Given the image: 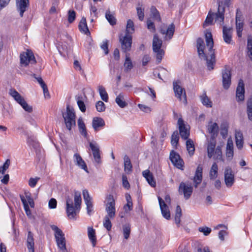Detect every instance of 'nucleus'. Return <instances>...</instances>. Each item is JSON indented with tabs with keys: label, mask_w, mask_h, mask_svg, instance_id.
<instances>
[{
	"label": "nucleus",
	"mask_w": 252,
	"mask_h": 252,
	"mask_svg": "<svg viewBox=\"0 0 252 252\" xmlns=\"http://www.w3.org/2000/svg\"><path fill=\"white\" fill-rule=\"evenodd\" d=\"M95 107L97 111L101 112H103L105 109V106L104 103L101 101H98L96 102Z\"/></svg>",
	"instance_id": "69168bd1"
},
{
	"label": "nucleus",
	"mask_w": 252,
	"mask_h": 252,
	"mask_svg": "<svg viewBox=\"0 0 252 252\" xmlns=\"http://www.w3.org/2000/svg\"><path fill=\"white\" fill-rule=\"evenodd\" d=\"M78 126L79 131L80 133L83 135L85 137H87V132L86 128L85 126V125L83 121V119L81 117L79 118L78 120Z\"/></svg>",
	"instance_id": "c9c22d12"
},
{
	"label": "nucleus",
	"mask_w": 252,
	"mask_h": 252,
	"mask_svg": "<svg viewBox=\"0 0 252 252\" xmlns=\"http://www.w3.org/2000/svg\"><path fill=\"white\" fill-rule=\"evenodd\" d=\"M124 159L125 171L127 172L131 171L132 169V164L129 158L127 156H125Z\"/></svg>",
	"instance_id": "09e8293b"
},
{
	"label": "nucleus",
	"mask_w": 252,
	"mask_h": 252,
	"mask_svg": "<svg viewBox=\"0 0 252 252\" xmlns=\"http://www.w3.org/2000/svg\"><path fill=\"white\" fill-rule=\"evenodd\" d=\"M74 162L76 165L80 167L81 169L85 170L86 172L88 173V168L87 165L82 159L80 155L76 153L73 156Z\"/></svg>",
	"instance_id": "5701e85b"
},
{
	"label": "nucleus",
	"mask_w": 252,
	"mask_h": 252,
	"mask_svg": "<svg viewBox=\"0 0 252 252\" xmlns=\"http://www.w3.org/2000/svg\"><path fill=\"white\" fill-rule=\"evenodd\" d=\"M186 141L187 150H188L189 155L190 156H192L194 154V150H195L193 142L190 139H188Z\"/></svg>",
	"instance_id": "58836bf2"
},
{
	"label": "nucleus",
	"mask_w": 252,
	"mask_h": 252,
	"mask_svg": "<svg viewBox=\"0 0 252 252\" xmlns=\"http://www.w3.org/2000/svg\"><path fill=\"white\" fill-rule=\"evenodd\" d=\"M110 218L109 217H105L103 221V226L108 231H110L112 227V224L110 220Z\"/></svg>",
	"instance_id": "052dcab7"
},
{
	"label": "nucleus",
	"mask_w": 252,
	"mask_h": 252,
	"mask_svg": "<svg viewBox=\"0 0 252 252\" xmlns=\"http://www.w3.org/2000/svg\"><path fill=\"white\" fill-rule=\"evenodd\" d=\"M214 158L217 159H221L222 158V152L221 147L217 146L215 149L214 153Z\"/></svg>",
	"instance_id": "13d9d810"
},
{
	"label": "nucleus",
	"mask_w": 252,
	"mask_h": 252,
	"mask_svg": "<svg viewBox=\"0 0 252 252\" xmlns=\"http://www.w3.org/2000/svg\"><path fill=\"white\" fill-rule=\"evenodd\" d=\"M40 179L39 177L31 178L29 181V185L31 188H34L36 186L37 182Z\"/></svg>",
	"instance_id": "774afa93"
},
{
	"label": "nucleus",
	"mask_w": 252,
	"mask_h": 252,
	"mask_svg": "<svg viewBox=\"0 0 252 252\" xmlns=\"http://www.w3.org/2000/svg\"><path fill=\"white\" fill-rule=\"evenodd\" d=\"M89 146L92 151L95 162L98 164L101 163L100 151L98 145L96 143L90 142Z\"/></svg>",
	"instance_id": "f3484780"
},
{
	"label": "nucleus",
	"mask_w": 252,
	"mask_h": 252,
	"mask_svg": "<svg viewBox=\"0 0 252 252\" xmlns=\"http://www.w3.org/2000/svg\"><path fill=\"white\" fill-rule=\"evenodd\" d=\"M179 139V134L177 131H174L172 136L171 143L173 146H177Z\"/></svg>",
	"instance_id": "864d4df0"
},
{
	"label": "nucleus",
	"mask_w": 252,
	"mask_h": 252,
	"mask_svg": "<svg viewBox=\"0 0 252 252\" xmlns=\"http://www.w3.org/2000/svg\"><path fill=\"white\" fill-rule=\"evenodd\" d=\"M158 200L162 216L167 220L170 219V213L168 207L162 199L158 196Z\"/></svg>",
	"instance_id": "412c9836"
},
{
	"label": "nucleus",
	"mask_w": 252,
	"mask_h": 252,
	"mask_svg": "<svg viewBox=\"0 0 252 252\" xmlns=\"http://www.w3.org/2000/svg\"><path fill=\"white\" fill-rule=\"evenodd\" d=\"M137 14L138 19L140 21H143L144 18V8L141 7H137L136 8Z\"/></svg>",
	"instance_id": "0e129e2a"
},
{
	"label": "nucleus",
	"mask_w": 252,
	"mask_h": 252,
	"mask_svg": "<svg viewBox=\"0 0 252 252\" xmlns=\"http://www.w3.org/2000/svg\"><path fill=\"white\" fill-rule=\"evenodd\" d=\"M79 28L81 32H84L85 34H87L90 33L85 18L83 17L79 24Z\"/></svg>",
	"instance_id": "4c0bfd02"
},
{
	"label": "nucleus",
	"mask_w": 252,
	"mask_h": 252,
	"mask_svg": "<svg viewBox=\"0 0 252 252\" xmlns=\"http://www.w3.org/2000/svg\"><path fill=\"white\" fill-rule=\"evenodd\" d=\"M159 32L162 34L165 35L164 38V40H169L173 36L175 32V25L173 23H171L168 26L166 30L161 28Z\"/></svg>",
	"instance_id": "6ab92c4d"
},
{
	"label": "nucleus",
	"mask_w": 252,
	"mask_h": 252,
	"mask_svg": "<svg viewBox=\"0 0 252 252\" xmlns=\"http://www.w3.org/2000/svg\"><path fill=\"white\" fill-rule=\"evenodd\" d=\"M105 17L110 25L113 26L116 24V19L114 15L111 14L109 10L106 11Z\"/></svg>",
	"instance_id": "3c124183"
},
{
	"label": "nucleus",
	"mask_w": 252,
	"mask_h": 252,
	"mask_svg": "<svg viewBox=\"0 0 252 252\" xmlns=\"http://www.w3.org/2000/svg\"><path fill=\"white\" fill-rule=\"evenodd\" d=\"M51 227L55 232L56 241L59 249L62 251L66 250L64 235L62 230L55 225H51Z\"/></svg>",
	"instance_id": "423d86ee"
},
{
	"label": "nucleus",
	"mask_w": 252,
	"mask_h": 252,
	"mask_svg": "<svg viewBox=\"0 0 252 252\" xmlns=\"http://www.w3.org/2000/svg\"><path fill=\"white\" fill-rule=\"evenodd\" d=\"M247 112L249 120L252 121V97H250L247 101Z\"/></svg>",
	"instance_id": "37998d69"
},
{
	"label": "nucleus",
	"mask_w": 252,
	"mask_h": 252,
	"mask_svg": "<svg viewBox=\"0 0 252 252\" xmlns=\"http://www.w3.org/2000/svg\"><path fill=\"white\" fill-rule=\"evenodd\" d=\"M238 10L237 11L236 17V27L237 31H243V23L241 22L240 19L238 17Z\"/></svg>",
	"instance_id": "680f3d73"
},
{
	"label": "nucleus",
	"mask_w": 252,
	"mask_h": 252,
	"mask_svg": "<svg viewBox=\"0 0 252 252\" xmlns=\"http://www.w3.org/2000/svg\"><path fill=\"white\" fill-rule=\"evenodd\" d=\"M170 159L171 162L179 169H181L184 164L183 160L181 158L179 154L172 151L170 155Z\"/></svg>",
	"instance_id": "a211bd4d"
},
{
	"label": "nucleus",
	"mask_w": 252,
	"mask_h": 252,
	"mask_svg": "<svg viewBox=\"0 0 252 252\" xmlns=\"http://www.w3.org/2000/svg\"><path fill=\"white\" fill-rule=\"evenodd\" d=\"M230 1V0H218V8L216 14L215 22L221 26L224 23L225 6H228Z\"/></svg>",
	"instance_id": "20e7f679"
},
{
	"label": "nucleus",
	"mask_w": 252,
	"mask_h": 252,
	"mask_svg": "<svg viewBox=\"0 0 252 252\" xmlns=\"http://www.w3.org/2000/svg\"><path fill=\"white\" fill-rule=\"evenodd\" d=\"M76 99L77 103L79 109L81 112H85L86 111V108L84 101L82 100V96H78Z\"/></svg>",
	"instance_id": "5fc2aeb1"
},
{
	"label": "nucleus",
	"mask_w": 252,
	"mask_h": 252,
	"mask_svg": "<svg viewBox=\"0 0 252 252\" xmlns=\"http://www.w3.org/2000/svg\"><path fill=\"white\" fill-rule=\"evenodd\" d=\"M217 13H214L209 12L203 24V26L206 27L208 25H212L213 22L214 18L215 17V20L216 19V14Z\"/></svg>",
	"instance_id": "79ce46f5"
},
{
	"label": "nucleus",
	"mask_w": 252,
	"mask_h": 252,
	"mask_svg": "<svg viewBox=\"0 0 252 252\" xmlns=\"http://www.w3.org/2000/svg\"><path fill=\"white\" fill-rule=\"evenodd\" d=\"M20 198L21 201L23 204L24 208L26 214L28 216H30L31 215V211L29 208V204L27 202L26 199L23 195H20Z\"/></svg>",
	"instance_id": "c03bdc74"
},
{
	"label": "nucleus",
	"mask_w": 252,
	"mask_h": 252,
	"mask_svg": "<svg viewBox=\"0 0 252 252\" xmlns=\"http://www.w3.org/2000/svg\"><path fill=\"white\" fill-rule=\"evenodd\" d=\"M202 167L198 165L196 169L195 173L193 178L194 186L197 188L198 185L201 183L202 180Z\"/></svg>",
	"instance_id": "b1692460"
},
{
	"label": "nucleus",
	"mask_w": 252,
	"mask_h": 252,
	"mask_svg": "<svg viewBox=\"0 0 252 252\" xmlns=\"http://www.w3.org/2000/svg\"><path fill=\"white\" fill-rule=\"evenodd\" d=\"M205 36L206 46H205L202 38H198L196 40V48L199 58L206 61L207 68L210 70L214 69L216 63L215 50L213 49L214 41L211 32L206 31Z\"/></svg>",
	"instance_id": "f257e3e1"
},
{
	"label": "nucleus",
	"mask_w": 252,
	"mask_h": 252,
	"mask_svg": "<svg viewBox=\"0 0 252 252\" xmlns=\"http://www.w3.org/2000/svg\"><path fill=\"white\" fill-rule=\"evenodd\" d=\"M201 103L206 107L211 108L212 107V102L210 99L207 96L205 92L200 96Z\"/></svg>",
	"instance_id": "473e14b6"
},
{
	"label": "nucleus",
	"mask_w": 252,
	"mask_h": 252,
	"mask_svg": "<svg viewBox=\"0 0 252 252\" xmlns=\"http://www.w3.org/2000/svg\"><path fill=\"white\" fill-rule=\"evenodd\" d=\"M116 103L121 108H124L127 105L125 99V96L123 93H120L116 98Z\"/></svg>",
	"instance_id": "72a5a7b5"
},
{
	"label": "nucleus",
	"mask_w": 252,
	"mask_h": 252,
	"mask_svg": "<svg viewBox=\"0 0 252 252\" xmlns=\"http://www.w3.org/2000/svg\"><path fill=\"white\" fill-rule=\"evenodd\" d=\"M178 191L179 194H183L184 198L187 200L190 198L192 193L193 188L190 185L181 182L179 185Z\"/></svg>",
	"instance_id": "9b49d317"
},
{
	"label": "nucleus",
	"mask_w": 252,
	"mask_h": 252,
	"mask_svg": "<svg viewBox=\"0 0 252 252\" xmlns=\"http://www.w3.org/2000/svg\"><path fill=\"white\" fill-rule=\"evenodd\" d=\"M108 201L106 205V211L107 213L105 217H109L111 219H113L115 216V201L112 195H109L107 197Z\"/></svg>",
	"instance_id": "1a4fd4ad"
},
{
	"label": "nucleus",
	"mask_w": 252,
	"mask_h": 252,
	"mask_svg": "<svg viewBox=\"0 0 252 252\" xmlns=\"http://www.w3.org/2000/svg\"><path fill=\"white\" fill-rule=\"evenodd\" d=\"M147 26L148 29L152 32H155L156 27L153 22L150 19L147 21Z\"/></svg>",
	"instance_id": "e2e57ef3"
},
{
	"label": "nucleus",
	"mask_w": 252,
	"mask_h": 252,
	"mask_svg": "<svg viewBox=\"0 0 252 252\" xmlns=\"http://www.w3.org/2000/svg\"><path fill=\"white\" fill-rule=\"evenodd\" d=\"M244 94L245 88L244 81L242 79H240L236 89V97L237 101H242L244 100Z\"/></svg>",
	"instance_id": "4be33fe9"
},
{
	"label": "nucleus",
	"mask_w": 252,
	"mask_h": 252,
	"mask_svg": "<svg viewBox=\"0 0 252 252\" xmlns=\"http://www.w3.org/2000/svg\"><path fill=\"white\" fill-rule=\"evenodd\" d=\"M233 154V143L231 140L228 139L226 147V156L229 159H231Z\"/></svg>",
	"instance_id": "c756f323"
},
{
	"label": "nucleus",
	"mask_w": 252,
	"mask_h": 252,
	"mask_svg": "<svg viewBox=\"0 0 252 252\" xmlns=\"http://www.w3.org/2000/svg\"><path fill=\"white\" fill-rule=\"evenodd\" d=\"M126 198L127 203L124 206V209L126 212H128L132 209V202L131 196L129 194H126Z\"/></svg>",
	"instance_id": "a19ab883"
},
{
	"label": "nucleus",
	"mask_w": 252,
	"mask_h": 252,
	"mask_svg": "<svg viewBox=\"0 0 252 252\" xmlns=\"http://www.w3.org/2000/svg\"><path fill=\"white\" fill-rule=\"evenodd\" d=\"M151 17L155 21L158 22L161 21L160 14L156 7L154 6H151L150 8Z\"/></svg>",
	"instance_id": "e433bc0d"
},
{
	"label": "nucleus",
	"mask_w": 252,
	"mask_h": 252,
	"mask_svg": "<svg viewBox=\"0 0 252 252\" xmlns=\"http://www.w3.org/2000/svg\"><path fill=\"white\" fill-rule=\"evenodd\" d=\"M233 30L231 28H227L225 26L222 28V38L224 41L227 44H233L232 40Z\"/></svg>",
	"instance_id": "4468645a"
},
{
	"label": "nucleus",
	"mask_w": 252,
	"mask_h": 252,
	"mask_svg": "<svg viewBox=\"0 0 252 252\" xmlns=\"http://www.w3.org/2000/svg\"><path fill=\"white\" fill-rule=\"evenodd\" d=\"M247 50V55L252 61V38L251 37H249L248 39Z\"/></svg>",
	"instance_id": "603ef678"
},
{
	"label": "nucleus",
	"mask_w": 252,
	"mask_h": 252,
	"mask_svg": "<svg viewBox=\"0 0 252 252\" xmlns=\"http://www.w3.org/2000/svg\"><path fill=\"white\" fill-rule=\"evenodd\" d=\"M16 6L20 16L22 17L29 6V0H16Z\"/></svg>",
	"instance_id": "dca6fc26"
},
{
	"label": "nucleus",
	"mask_w": 252,
	"mask_h": 252,
	"mask_svg": "<svg viewBox=\"0 0 252 252\" xmlns=\"http://www.w3.org/2000/svg\"><path fill=\"white\" fill-rule=\"evenodd\" d=\"M76 17L75 12L74 10H69L68 12V21L70 23H72Z\"/></svg>",
	"instance_id": "338daca9"
},
{
	"label": "nucleus",
	"mask_w": 252,
	"mask_h": 252,
	"mask_svg": "<svg viewBox=\"0 0 252 252\" xmlns=\"http://www.w3.org/2000/svg\"><path fill=\"white\" fill-rule=\"evenodd\" d=\"M20 105L22 106V107L24 109V110L28 112L31 113L32 112V106L29 105L26 100L23 101Z\"/></svg>",
	"instance_id": "bf43d9fd"
},
{
	"label": "nucleus",
	"mask_w": 252,
	"mask_h": 252,
	"mask_svg": "<svg viewBox=\"0 0 252 252\" xmlns=\"http://www.w3.org/2000/svg\"><path fill=\"white\" fill-rule=\"evenodd\" d=\"M216 144L214 142H209L207 146V153L208 157L209 158H211L214 155V152L215 151Z\"/></svg>",
	"instance_id": "de8ad7c7"
},
{
	"label": "nucleus",
	"mask_w": 252,
	"mask_h": 252,
	"mask_svg": "<svg viewBox=\"0 0 252 252\" xmlns=\"http://www.w3.org/2000/svg\"><path fill=\"white\" fill-rule=\"evenodd\" d=\"M125 67V71L128 72L133 67V64L130 58L126 56V60L124 64Z\"/></svg>",
	"instance_id": "8fccbe9b"
},
{
	"label": "nucleus",
	"mask_w": 252,
	"mask_h": 252,
	"mask_svg": "<svg viewBox=\"0 0 252 252\" xmlns=\"http://www.w3.org/2000/svg\"><path fill=\"white\" fill-rule=\"evenodd\" d=\"M105 126V122L103 119L100 117L94 118L92 122V126L94 131H97L99 130V128Z\"/></svg>",
	"instance_id": "a878e982"
},
{
	"label": "nucleus",
	"mask_w": 252,
	"mask_h": 252,
	"mask_svg": "<svg viewBox=\"0 0 252 252\" xmlns=\"http://www.w3.org/2000/svg\"><path fill=\"white\" fill-rule=\"evenodd\" d=\"M66 212L67 217L70 219H74L76 214L79 212L81 208L82 199L80 192H74V205L72 200L69 196H66Z\"/></svg>",
	"instance_id": "f03ea898"
},
{
	"label": "nucleus",
	"mask_w": 252,
	"mask_h": 252,
	"mask_svg": "<svg viewBox=\"0 0 252 252\" xmlns=\"http://www.w3.org/2000/svg\"><path fill=\"white\" fill-rule=\"evenodd\" d=\"M180 117L178 121L179 133L182 139L187 140L189 136V126L185 124L181 115H180Z\"/></svg>",
	"instance_id": "9d476101"
},
{
	"label": "nucleus",
	"mask_w": 252,
	"mask_h": 252,
	"mask_svg": "<svg viewBox=\"0 0 252 252\" xmlns=\"http://www.w3.org/2000/svg\"><path fill=\"white\" fill-rule=\"evenodd\" d=\"M83 195L85 204L87 206V214L90 216L91 212L93 210L92 199L90 197L88 190L86 189L83 190Z\"/></svg>",
	"instance_id": "aec40b11"
},
{
	"label": "nucleus",
	"mask_w": 252,
	"mask_h": 252,
	"mask_svg": "<svg viewBox=\"0 0 252 252\" xmlns=\"http://www.w3.org/2000/svg\"><path fill=\"white\" fill-rule=\"evenodd\" d=\"M88 237L92 243L93 246L94 247L96 245V236L95 230L93 227H88Z\"/></svg>",
	"instance_id": "2f4dec72"
},
{
	"label": "nucleus",
	"mask_w": 252,
	"mask_h": 252,
	"mask_svg": "<svg viewBox=\"0 0 252 252\" xmlns=\"http://www.w3.org/2000/svg\"><path fill=\"white\" fill-rule=\"evenodd\" d=\"M182 216V210L180 206L178 205L176 209L175 220L176 224H179L180 222V218Z\"/></svg>",
	"instance_id": "6e6d98bb"
},
{
	"label": "nucleus",
	"mask_w": 252,
	"mask_h": 252,
	"mask_svg": "<svg viewBox=\"0 0 252 252\" xmlns=\"http://www.w3.org/2000/svg\"><path fill=\"white\" fill-rule=\"evenodd\" d=\"M208 131L214 136L217 134L219 130V126L216 123H212L210 122L208 126Z\"/></svg>",
	"instance_id": "7c9ffc66"
},
{
	"label": "nucleus",
	"mask_w": 252,
	"mask_h": 252,
	"mask_svg": "<svg viewBox=\"0 0 252 252\" xmlns=\"http://www.w3.org/2000/svg\"><path fill=\"white\" fill-rule=\"evenodd\" d=\"M123 234L124 237V238L126 240H127L130 236V232H131V225L130 224H125L123 225Z\"/></svg>",
	"instance_id": "ea45409f"
},
{
	"label": "nucleus",
	"mask_w": 252,
	"mask_h": 252,
	"mask_svg": "<svg viewBox=\"0 0 252 252\" xmlns=\"http://www.w3.org/2000/svg\"><path fill=\"white\" fill-rule=\"evenodd\" d=\"M224 178L225 184L228 188L231 187L235 181L234 174L232 169L227 167L224 170Z\"/></svg>",
	"instance_id": "f8f14e48"
},
{
	"label": "nucleus",
	"mask_w": 252,
	"mask_h": 252,
	"mask_svg": "<svg viewBox=\"0 0 252 252\" xmlns=\"http://www.w3.org/2000/svg\"><path fill=\"white\" fill-rule=\"evenodd\" d=\"M179 81H176L173 82V90L175 93V95L179 100L182 101L186 104L187 103L186 94L184 89H183L179 85Z\"/></svg>",
	"instance_id": "6e6552de"
},
{
	"label": "nucleus",
	"mask_w": 252,
	"mask_h": 252,
	"mask_svg": "<svg viewBox=\"0 0 252 252\" xmlns=\"http://www.w3.org/2000/svg\"><path fill=\"white\" fill-rule=\"evenodd\" d=\"M218 175V166L216 162H214L209 172V177L211 180L216 179Z\"/></svg>",
	"instance_id": "f704fd0d"
},
{
	"label": "nucleus",
	"mask_w": 252,
	"mask_h": 252,
	"mask_svg": "<svg viewBox=\"0 0 252 252\" xmlns=\"http://www.w3.org/2000/svg\"><path fill=\"white\" fill-rule=\"evenodd\" d=\"M25 196L24 197L26 199L28 204L30 205L31 208H33L34 206V203L33 199L31 196V194L30 192H25Z\"/></svg>",
	"instance_id": "4d7b16f0"
},
{
	"label": "nucleus",
	"mask_w": 252,
	"mask_h": 252,
	"mask_svg": "<svg viewBox=\"0 0 252 252\" xmlns=\"http://www.w3.org/2000/svg\"><path fill=\"white\" fill-rule=\"evenodd\" d=\"M134 31V26L133 21L129 19L127 21L126 28V34L130 35Z\"/></svg>",
	"instance_id": "49530a36"
},
{
	"label": "nucleus",
	"mask_w": 252,
	"mask_h": 252,
	"mask_svg": "<svg viewBox=\"0 0 252 252\" xmlns=\"http://www.w3.org/2000/svg\"><path fill=\"white\" fill-rule=\"evenodd\" d=\"M142 175L151 187H156V182L154 180L152 173L150 171V170H145L143 171Z\"/></svg>",
	"instance_id": "cd10ccee"
},
{
	"label": "nucleus",
	"mask_w": 252,
	"mask_h": 252,
	"mask_svg": "<svg viewBox=\"0 0 252 252\" xmlns=\"http://www.w3.org/2000/svg\"><path fill=\"white\" fill-rule=\"evenodd\" d=\"M122 50L126 52L130 50L132 44V37L130 35L126 34L123 38H120Z\"/></svg>",
	"instance_id": "2eb2a0df"
},
{
	"label": "nucleus",
	"mask_w": 252,
	"mask_h": 252,
	"mask_svg": "<svg viewBox=\"0 0 252 252\" xmlns=\"http://www.w3.org/2000/svg\"><path fill=\"white\" fill-rule=\"evenodd\" d=\"M98 92L101 98L104 101L107 102L108 100V96L105 88L102 86H99L98 87Z\"/></svg>",
	"instance_id": "a18cd8bd"
},
{
	"label": "nucleus",
	"mask_w": 252,
	"mask_h": 252,
	"mask_svg": "<svg viewBox=\"0 0 252 252\" xmlns=\"http://www.w3.org/2000/svg\"><path fill=\"white\" fill-rule=\"evenodd\" d=\"M20 64L21 66H27L30 63L34 64L36 63L35 57L32 51L27 50L20 54Z\"/></svg>",
	"instance_id": "0eeeda50"
},
{
	"label": "nucleus",
	"mask_w": 252,
	"mask_h": 252,
	"mask_svg": "<svg viewBox=\"0 0 252 252\" xmlns=\"http://www.w3.org/2000/svg\"><path fill=\"white\" fill-rule=\"evenodd\" d=\"M222 86L224 89H228L231 83V74L230 69L225 67L222 70Z\"/></svg>",
	"instance_id": "ddd939ff"
},
{
	"label": "nucleus",
	"mask_w": 252,
	"mask_h": 252,
	"mask_svg": "<svg viewBox=\"0 0 252 252\" xmlns=\"http://www.w3.org/2000/svg\"><path fill=\"white\" fill-rule=\"evenodd\" d=\"M236 146L239 149H241L243 146L244 139L242 132L239 130H236L235 133Z\"/></svg>",
	"instance_id": "c85d7f7f"
},
{
	"label": "nucleus",
	"mask_w": 252,
	"mask_h": 252,
	"mask_svg": "<svg viewBox=\"0 0 252 252\" xmlns=\"http://www.w3.org/2000/svg\"><path fill=\"white\" fill-rule=\"evenodd\" d=\"M162 41L160 39L157 34H155L153 40V50L156 54V58L158 63H160L164 54V51L161 48Z\"/></svg>",
	"instance_id": "39448f33"
},
{
	"label": "nucleus",
	"mask_w": 252,
	"mask_h": 252,
	"mask_svg": "<svg viewBox=\"0 0 252 252\" xmlns=\"http://www.w3.org/2000/svg\"><path fill=\"white\" fill-rule=\"evenodd\" d=\"M9 94L19 104L25 100L24 98L14 89H9Z\"/></svg>",
	"instance_id": "bb28decb"
},
{
	"label": "nucleus",
	"mask_w": 252,
	"mask_h": 252,
	"mask_svg": "<svg viewBox=\"0 0 252 252\" xmlns=\"http://www.w3.org/2000/svg\"><path fill=\"white\" fill-rule=\"evenodd\" d=\"M63 116L66 128L71 130L72 127L76 126V115L74 109L67 105L66 112L63 114Z\"/></svg>",
	"instance_id": "7ed1b4c3"
},
{
	"label": "nucleus",
	"mask_w": 252,
	"mask_h": 252,
	"mask_svg": "<svg viewBox=\"0 0 252 252\" xmlns=\"http://www.w3.org/2000/svg\"><path fill=\"white\" fill-rule=\"evenodd\" d=\"M27 247L29 252H34V243L33 235L31 231H29L27 239Z\"/></svg>",
	"instance_id": "393cba45"
}]
</instances>
